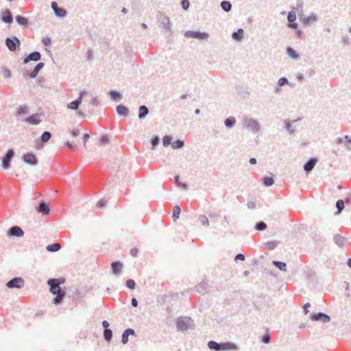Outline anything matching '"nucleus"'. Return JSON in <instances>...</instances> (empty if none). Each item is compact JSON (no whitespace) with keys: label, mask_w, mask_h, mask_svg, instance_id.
<instances>
[{"label":"nucleus","mask_w":351,"mask_h":351,"mask_svg":"<svg viewBox=\"0 0 351 351\" xmlns=\"http://www.w3.org/2000/svg\"><path fill=\"white\" fill-rule=\"evenodd\" d=\"M64 282V278H50L47 280V284L50 287V291L53 295H56L53 300V303L55 304L61 303L65 295V291L60 287V285Z\"/></svg>","instance_id":"nucleus-1"},{"label":"nucleus","mask_w":351,"mask_h":351,"mask_svg":"<svg viewBox=\"0 0 351 351\" xmlns=\"http://www.w3.org/2000/svg\"><path fill=\"white\" fill-rule=\"evenodd\" d=\"M209 349L215 351L237 350V344L232 342L217 343L215 341H210L208 343Z\"/></svg>","instance_id":"nucleus-2"},{"label":"nucleus","mask_w":351,"mask_h":351,"mask_svg":"<svg viewBox=\"0 0 351 351\" xmlns=\"http://www.w3.org/2000/svg\"><path fill=\"white\" fill-rule=\"evenodd\" d=\"M157 21L160 24V27L162 29V32L166 34V37H169L172 34L171 23L169 18L162 12L157 14Z\"/></svg>","instance_id":"nucleus-3"},{"label":"nucleus","mask_w":351,"mask_h":351,"mask_svg":"<svg viewBox=\"0 0 351 351\" xmlns=\"http://www.w3.org/2000/svg\"><path fill=\"white\" fill-rule=\"evenodd\" d=\"M176 328L178 331L185 332L189 328H194V322L187 316H181L176 319Z\"/></svg>","instance_id":"nucleus-4"},{"label":"nucleus","mask_w":351,"mask_h":351,"mask_svg":"<svg viewBox=\"0 0 351 351\" xmlns=\"http://www.w3.org/2000/svg\"><path fill=\"white\" fill-rule=\"evenodd\" d=\"M243 124L244 128L254 134L259 132L261 129L259 123L252 118L244 117L243 119Z\"/></svg>","instance_id":"nucleus-5"},{"label":"nucleus","mask_w":351,"mask_h":351,"mask_svg":"<svg viewBox=\"0 0 351 351\" xmlns=\"http://www.w3.org/2000/svg\"><path fill=\"white\" fill-rule=\"evenodd\" d=\"M5 43L10 51L14 52L20 49L21 41L16 36L7 38Z\"/></svg>","instance_id":"nucleus-6"},{"label":"nucleus","mask_w":351,"mask_h":351,"mask_svg":"<svg viewBox=\"0 0 351 351\" xmlns=\"http://www.w3.org/2000/svg\"><path fill=\"white\" fill-rule=\"evenodd\" d=\"M184 36L198 40H207L209 37V34L206 32H201L199 31H186L184 33Z\"/></svg>","instance_id":"nucleus-7"},{"label":"nucleus","mask_w":351,"mask_h":351,"mask_svg":"<svg viewBox=\"0 0 351 351\" xmlns=\"http://www.w3.org/2000/svg\"><path fill=\"white\" fill-rule=\"evenodd\" d=\"M6 286L10 288H17V289H21L25 286V281L21 277H15L9 280Z\"/></svg>","instance_id":"nucleus-8"},{"label":"nucleus","mask_w":351,"mask_h":351,"mask_svg":"<svg viewBox=\"0 0 351 351\" xmlns=\"http://www.w3.org/2000/svg\"><path fill=\"white\" fill-rule=\"evenodd\" d=\"M51 8L53 11L55 16L58 18L63 19L67 15V11L64 8L58 7V3L56 1L51 2Z\"/></svg>","instance_id":"nucleus-9"},{"label":"nucleus","mask_w":351,"mask_h":351,"mask_svg":"<svg viewBox=\"0 0 351 351\" xmlns=\"http://www.w3.org/2000/svg\"><path fill=\"white\" fill-rule=\"evenodd\" d=\"M300 21L304 25H308L312 23L316 22L317 21V16L316 14L312 12L310 16H306L303 14V13L299 14Z\"/></svg>","instance_id":"nucleus-10"},{"label":"nucleus","mask_w":351,"mask_h":351,"mask_svg":"<svg viewBox=\"0 0 351 351\" xmlns=\"http://www.w3.org/2000/svg\"><path fill=\"white\" fill-rule=\"evenodd\" d=\"M14 156V152L13 149H9L5 154V156L2 160V167L4 169H8L10 167V161Z\"/></svg>","instance_id":"nucleus-11"},{"label":"nucleus","mask_w":351,"mask_h":351,"mask_svg":"<svg viewBox=\"0 0 351 351\" xmlns=\"http://www.w3.org/2000/svg\"><path fill=\"white\" fill-rule=\"evenodd\" d=\"M311 319L313 321H321L323 323H328L330 321V316L324 313H313L311 315Z\"/></svg>","instance_id":"nucleus-12"},{"label":"nucleus","mask_w":351,"mask_h":351,"mask_svg":"<svg viewBox=\"0 0 351 351\" xmlns=\"http://www.w3.org/2000/svg\"><path fill=\"white\" fill-rule=\"evenodd\" d=\"M41 59V54L39 51H33L30 53H29L28 55H27L24 60H23V63L24 64H27V62H29V61L32 60V61H38Z\"/></svg>","instance_id":"nucleus-13"},{"label":"nucleus","mask_w":351,"mask_h":351,"mask_svg":"<svg viewBox=\"0 0 351 351\" xmlns=\"http://www.w3.org/2000/svg\"><path fill=\"white\" fill-rule=\"evenodd\" d=\"M23 160L26 164H29L33 166H35L38 164V160L34 154L28 153L25 154L23 156Z\"/></svg>","instance_id":"nucleus-14"},{"label":"nucleus","mask_w":351,"mask_h":351,"mask_svg":"<svg viewBox=\"0 0 351 351\" xmlns=\"http://www.w3.org/2000/svg\"><path fill=\"white\" fill-rule=\"evenodd\" d=\"M337 144H344L347 150L351 149V139L347 135L343 137H339L335 140Z\"/></svg>","instance_id":"nucleus-15"},{"label":"nucleus","mask_w":351,"mask_h":351,"mask_svg":"<svg viewBox=\"0 0 351 351\" xmlns=\"http://www.w3.org/2000/svg\"><path fill=\"white\" fill-rule=\"evenodd\" d=\"M1 21L8 24H11L13 22L12 14L10 10L6 9L4 10L1 15Z\"/></svg>","instance_id":"nucleus-16"},{"label":"nucleus","mask_w":351,"mask_h":351,"mask_svg":"<svg viewBox=\"0 0 351 351\" xmlns=\"http://www.w3.org/2000/svg\"><path fill=\"white\" fill-rule=\"evenodd\" d=\"M85 93H86L85 90L82 91L80 93V97L77 99H75V101H71L67 104L68 108L71 109V110H77L80 104L82 103V96Z\"/></svg>","instance_id":"nucleus-17"},{"label":"nucleus","mask_w":351,"mask_h":351,"mask_svg":"<svg viewBox=\"0 0 351 351\" xmlns=\"http://www.w3.org/2000/svg\"><path fill=\"white\" fill-rule=\"evenodd\" d=\"M25 121L32 125H38L41 122L40 114L38 113L32 114L31 116L27 117Z\"/></svg>","instance_id":"nucleus-18"},{"label":"nucleus","mask_w":351,"mask_h":351,"mask_svg":"<svg viewBox=\"0 0 351 351\" xmlns=\"http://www.w3.org/2000/svg\"><path fill=\"white\" fill-rule=\"evenodd\" d=\"M36 210L43 215H49L50 209L49 205L44 201H41L36 207Z\"/></svg>","instance_id":"nucleus-19"},{"label":"nucleus","mask_w":351,"mask_h":351,"mask_svg":"<svg viewBox=\"0 0 351 351\" xmlns=\"http://www.w3.org/2000/svg\"><path fill=\"white\" fill-rule=\"evenodd\" d=\"M317 162V158H310L304 165V169L306 171V173H308L309 172H311L313 169Z\"/></svg>","instance_id":"nucleus-20"},{"label":"nucleus","mask_w":351,"mask_h":351,"mask_svg":"<svg viewBox=\"0 0 351 351\" xmlns=\"http://www.w3.org/2000/svg\"><path fill=\"white\" fill-rule=\"evenodd\" d=\"M24 232L22 228L19 226H12L9 230V234L11 236L16 237H21L23 235Z\"/></svg>","instance_id":"nucleus-21"},{"label":"nucleus","mask_w":351,"mask_h":351,"mask_svg":"<svg viewBox=\"0 0 351 351\" xmlns=\"http://www.w3.org/2000/svg\"><path fill=\"white\" fill-rule=\"evenodd\" d=\"M333 240L335 243L341 247H343L347 242L346 238L339 234H335Z\"/></svg>","instance_id":"nucleus-22"},{"label":"nucleus","mask_w":351,"mask_h":351,"mask_svg":"<svg viewBox=\"0 0 351 351\" xmlns=\"http://www.w3.org/2000/svg\"><path fill=\"white\" fill-rule=\"evenodd\" d=\"M111 267L112 270V273L114 275H119L121 272L123 265L119 261L112 262L111 264Z\"/></svg>","instance_id":"nucleus-23"},{"label":"nucleus","mask_w":351,"mask_h":351,"mask_svg":"<svg viewBox=\"0 0 351 351\" xmlns=\"http://www.w3.org/2000/svg\"><path fill=\"white\" fill-rule=\"evenodd\" d=\"M116 110L119 116L127 117L129 115L128 108L123 105L117 106Z\"/></svg>","instance_id":"nucleus-24"},{"label":"nucleus","mask_w":351,"mask_h":351,"mask_svg":"<svg viewBox=\"0 0 351 351\" xmlns=\"http://www.w3.org/2000/svg\"><path fill=\"white\" fill-rule=\"evenodd\" d=\"M130 335H135L134 330L132 328H128L123 332L121 341L123 344H125L128 342V336Z\"/></svg>","instance_id":"nucleus-25"},{"label":"nucleus","mask_w":351,"mask_h":351,"mask_svg":"<svg viewBox=\"0 0 351 351\" xmlns=\"http://www.w3.org/2000/svg\"><path fill=\"white\" fill-rule=\"evenodd\" d=\"M244 31L243 29L240 28L237 31L234 32L232 34V38L233 40L236 41H241L243 37Z\"/></svg>","instance_id":"nucleus-26"},{"label":"nucleus","mask_w":351,"mask_h":351,"mask_svg":"<svg viewBox=\"0 0 351 351\" xmlns=\"http://www.w3.org/2000/svg\"><path fill=\"white\" fill-rule=\"evenodd\" d=\"M149 113V109L146 106H141L139 107L138 118L143 119Z\"/></svg>","instance_id":"nucleus-27"},{"label":"nucleus","mask_w":351,"mask_h":351,"mask_svg":"<svg viewBox=\"0 0 351 351\" xmlns=\"http://www.w3.org/2000/svg\"><path fill=\"white\" fill-rule=\"evenodd\" d=\"M208 287V284L206 282H202L199 283L196 287H195V289L197 292L199 293H204L206 292Z\"/></svg>","instance_id":"nucleus-28"},{"label":"nucleus","mask_w":351,"mask_h":351,"mask_svg":"<svg viewBox=\"0 0 351 351\" xmlns=\"http://www.w3.org/2000/svg\"><path fill=\"white\" fill-rule=\"evenodd\" d=\"M237 121L234 117H230L224 121V124L227 128H232L236 125Z\"/></svg>","instance_id":"nucleus-29"},{"label":"nucleus","mask_w":351,"mask_h":351,"mask_svg":"<svg viewBox=\"0 0 351 351\" xmlns=\"http://www.w3.org/2000/svg\"><path fill=\"white\" fill-rule=\"evenodd\" d=\"M16 23L21 26H27L29 23L28 19L20 15L15 16Z\"/></svg>","instance_id":"nucleus-30"},{"label":"nucleus","mask_w":351,"mask_h":351,"mask_svg":"<svg viewBox=\"0 0 351 351\" xmlns=\"http://www.w3.org/2000/svg\"><path fill=\"white\" fill-rule=\"evenodd\" d=\"M109 94L111 99L115 101H118L122 98L121 94L117 90H112L110 91Z\"/></svg>","instance_id":"nucleus-31"},{"label":"nucleus","mask_w":351,"mask_h":351,"mask_svg":"<svg viewBox=\"0 0 351 351\" xmlns=\"http://www.w3.org/2000/svg\"><path fill=\"white\" fill-rule=\"evenodd\" d=\"M60 248L61 245L59 243H55L47 246V250L51 252H58Z\"/></svg>","instance_id":"nucleus-32"},{"label":"nucleus","mask_w":351,"mask_h":351,"mask_svg":"<svg viewBox=\"0 0 351 351\" xmlns=\"http://www.w3.org/2000/svg\"><path fill=\"white\" fill-rule=\"evenodd\" d=\"M287 54L294 60H298L300 58L298 53L291 47L287 48Z\"/></svg>","instance_id":"nucleus-33"},{"label":"nucleus","mask_w":351,"mask_h":351,"mask_svg":"<svg viewBox=\"0 0 351 351\" xmlns=\"http://www.w3.org/2000/svg\"><path fill=\"white\" fill-rule=\"evenodd\" d=\"M221 7L223 11L228 12L232 9V3L229 1H222L221 2Z\"/></svg>","instance_id":"nucleus-34"},{"label":"nucleus","mask_w":351,"mask_h":351,"mask_svg":"<svg viewBox=\"0 0 351 351\" xmlns=\"http://www.w3.org/2000/svg\"><path fill=\"white\" fill-rule=\"evenodd\" d=\"M51 138V134L49 131H45L40 136V141L42 143H46Z\"/></svg>","instance_id":"nucleus-35"},{"label":"nucleus","mask_w":351,"mask_h":351,"mask_svg":"<svg viewBox=\"0 0 351 351\" xmlns=\"http://www.w3.org/2000/svg\"><path fill=\"white\" fill-rule=\"evenodd\" d=\"M273 265L278 267L280 270L283 271H287V265L284 262L274 261Z\"/></svg>","instance_id":"nucleus-36"},{"label":"nucleus","mask_w":351,"mask_h":351,"mask_svg":"<svg viewBox=\"0 0 351 351\" xmlns=\"http://www.w3.org/2000/svg\"><path fill=\"white\" fill-rule=\"evenodd\" d=\"M171 145V147L174 149H180L184 147V141H182V140H177L174 142H172Z\"/></svg>","instance_id":"nucleus-37"},{"label":"nucleus","mask_w":351,"mask_h":351,"mask_svg":"<svg viewBox=\"0 0 351 351\" xmlns=\"http://www.w3.org/2000/svg\"><path fill=\"white\" fill-rule=\"evenodd\" d=\"M181 212V208L179 206L176 205L173 207L172 218L173 220H176L179 218Z\"/></svg>","instance_id":"nucleus-38"},{"label":"nucleus","mask_w":351,"mask_h":351,"mask_svg":"<svg viewBox=\"0 0 351 351\" xmlns=\"http://www.w3.org/2000/svg\"><path fill=\"white\" fill-rule=\"evenodd\" d=\"M336 207H337V212L335 213V215H339L342 210L344 208V202L342 199H339L336 202Z\"/></svg>","instance_id":"nucleus-39"},{"label":"nucleus","mask_w":351,"mask_h":351,"mask_svg":"<svg viewBox=\"0 0 351 351\" xmlns=\"http://www.w3.org/2000/svg\"><path fill=\"white\" fill-rule=\"evenodd\" d=\"M1 73L4 78H10L11 77V72L6 66L1 68Z\"/></svg>","instance_id":"nucleus-40"},{"label":"nucleus","mask_w":351,"mask_h":351,"mask_svg":"<svg viewBox=\"0 0 351 351\" xmlns=\"http://www.w3.org/2000/svg\"><path fill=\"white\" fill-rule=\"evenodd\" d=\"M104 337L106 341H110L112 338V330L109 328H105L104 330Z\"/></svg>","instance_id":"nucleus-41"},{"label":"nucleus","mask_w":351,"mask_h":351,"mask_svg":"<svg viewBox=\"0 0 351 351\" xmlns=\"http://www.w3.org/2000/svg\"><path fill=\"white\" fill-rule=\"evenodd\" d=\"M287 20L289 23L295 22L296 20V14L295 10L289 12L287 14Z\"/></svg>","instance_id":"nucleus-42"},{"label":"nucleus","mask_w":351,"mask_h":351,"mask_svg":"<svg viewBox=\"0 0 351 351\" xmlns=\"http://www.w3.org/2000/svg\"><path fill=\"white\" fill-rule=\"evenodd\" d=\"M263 183L265 186H270L274 183V180L272 178L265 177L263 180Z\"/></svg>","instance_id":"nucleus-43"},{"label":"nucleus","mask_w":351,"mask_h":351,"mask_svg":"<svg viewBox=\"0 0 351 351\" xmlns=\"http://www.w3.org/2000/svg\"><path fill=\"white\" fill-rule=\"evenodd\" d=\"M38 73H37L34 69H33L32 71H29V72H27L26 71L24 74H23V76L25 78H27V77H29V78H35L37 75H38Z\"/></svg>","instance_id":"nucleus-44"},{"label":"nucleus","mask_w":351,"mask_h":351,"mask_svg":"<svg viewBox=\"0 0 351 351\" xmlns=\"http://www.w3.org/2000/svg\"><path fill=\"white\" fill-rule=\"evenodd\" d=\"M267 224L263 221H259V222L256 223V224L255 226L256 230H257L258 231L265 230L267 228Z\"/></svg>","instance_id":"nucleus-45"},{"label":"nucleus","mask_w":351,"mask_h":351,"mask_svg":"<svg viewBox=\"0 0 351 351\" xmlns=\"http://www.w3.org/2000/svg\"><path fill=\"white\" fill-rule=\"evenodd\" d=\"M171 145V136L169 135H165L162 138V145L164 147H167L169 145Z\"/></svg>","instance_id":"nucleus-46"},{"label":"nucleus","mask_w":351,"mask_h":351,"mask_svg":"<svg viewBox=\"0 0 351 351\" xmlns=\"http://www.w3.org/2000/svg\"><path fill=\"white\" fill-rule=\"evenodd\" d=\"M292 123L289 121H285V128L290 134H293L295 130L292 128Z\"/></svg>","instance_id":"nucleus-47"},{"label":"nucleus","mask_w":351,"mask_h":351,"mask_svg":"<svg viewBox=\"0 0 351 351\" xmlns=\"http://www.w3.org/2000/svg\"><path fill=\"white\" fill-rule=\"evenodd\" d=\"M302 8H303V1L302 0H298L295 7L292 8V10L299 11L300 10L301 13H302Z\"/></svg>","instance_id":"nucleus-48"},{"label":"nucleus","mask_w":351,"mask_h":351,"mask_svg":"<svg viewBox=\"0 0 351 351\" xmlns=\"http://www.w3.org/2000/svg\"><path fill=\"white\" fill-rule=\"evenodd\" d=\"M199 220L203 226H208L209 221H208V217L206 215H200L199 217Z\"/></svg>","instance_id":"nucleus-49"},{"label":"nucleus","mask_w":351,"mask_h":351,"mask_svg":"<svg viewBox=\"0 0 351 351\" xmlns=\"http://www.w3.org/2000/svg\"><path fill=\"white\" fill-rule=\"evenodd\" d=\"M28 112V108L26 106H20L17 108V114H26Z\"/></svg>","instance_id":"nucleus-50"},{"label":"nucleus","mask_w":351,"mask_h":351,"mask_svg":"<svg viewBox=\"0 0 351 351\" xmlns=\"http://www.w3.org/2000/svg\"><path fill=\"white\" fill-rule=\"evenodd\" d=\"M125 285L130 289H134L136 287V283L132 279L127 280L125 282Z\"/></svg>","instance_id":"nucleus-51"},{"label":"nucleus","mask_w":351,"mask_h":351,"mask_svg":"<svg viewBox=\"0 0 351 351\" xmlns=\"http://www.w3.org/2000/svg\"><path fill=\"white\" fill-rule=\"evenodd\" d=\"M288 84H289L288 80L285 77H282L280 78L278 82V86H285Z\"/></svg>","instance_id":"nucleus-52"},{"label":"nucleus","mask_w":351,"mask_h":351,"mask_svg":"<svg viewBox=\"0 0 351 351\" xmlns=\"http://www.w3.org/2000/svg\"><path fill=\"white\" fill-rule=\"evenodd\" d=\"M181 5L184 10H187L190 6V2L189 0H182Z\"/></svg>","instance_id":"nucleus-53"},{"label":"nucleus","mask_w":351,"mask_h":351,"mask_svg":"<svg viewBox=\"0 0 351 351\" xmlns=\"http://www.w3.org/2000/svg\"><path fill=\"white\" fill-rule=\"evenodd\" d=\"M266 246L269 250H274L277 246L276 241H269L266 243Z\"/></svg>","instance_id":"nucleus-54"},{"label":"nucleus","mask_w":351,"mask_h":351,"mask_svg":"<svg viewBox=\"0 0 351 351\" xmlns=\"http://www.w3.org/2000/svg\"><path fill=\"white\" fill-rule=\"evenodd\" d=\"M108 138L106 135H103L101 138H100V140H99V145H105L106 143H108Z\"/></svg>","instance_id":"nucleus-55"},{"label":"nucleus","mask_w":351,"mask_h":351,"mask_svg":"<svg viewBox=\"0 0 351 351\" xmlns=\"http://www.w3.org/2000/svg\"><path fill=\"white\" fill-rule=\"evenodd\" d=\"M45 66V64L43 62H39L38 63L35 67L34 68V69L38 73Z\"/></svg>","instance_id":"nucleus-56"},{"label":"nucleus","mask_w":351,"mask_h":351,"mask_svg":"<svg viewBox=\"0 0 351 351\" xmlns=\"http://www.w3.org/2000/svg\"><path fill=\"white\" fill-rule=\"evenodd\" d=\"M159 138L158 137H154L152 138L151 144H152V149H154L155 147L158 144Z\"/></svg>","instance_id":"nucleus-57"},{"label":"nucleus","mask_w":351,"mask_h":351,"mask_svg":"<svg viewBox=\"0 0 351 351\" xmlns=\"http://www.w3.org/2000/svg\"><path fill=\"white\" fill-rule=\"evenodd\" d=\"M287 27L289 28L295 29V31L298 29V25L295 22L289 23Z\"/></svg>","instance_id":"nucleus-58"},{"label":"nucleus","mask_w":351,"mask_h":351,"mask_svg":"<svg viewBox=\"0 0 351 351\" xmlns=\"http://www.w3.org/2000/svg\"><path fill=\"white\" fill-rule=\"evenodd\" d=\"M42 43L45 45V46H49L51 43V38H49V37H45V38H43L42 39Z\"/></svg>","instance_id":"nucleus-59"},{"label":"nucleus","mask_w":351,"mask_h":351,"mask_svg":"<svg viewBox=\"0 0 351 351\" xmlns=\"http://www.w3.org/2000/svg\"><path fill=\"white\" fill-rule=\"evenodd\" d=\"M341 40L344 45H350V38L348 36H343Z\"/></svg>","instance_id":"nucleus-60"},{"label":"nucleus","mask_w":351,"mask_h":351,"mask_svg":"<svg viewBox=\"0 0 351 351\" xmlns=\"http://www.w3.org/2000/svg\"><path fill=\"white\" fill-rule=\"evenodd\" d=\"M138 252V249H137L136 247H133V248H132V249L130 250V255H131L132 256H134V257H135V256H137Z\"/></svg>","instance_id":"nucleus-61"},{"label":"nucleus","mask_w":351,"mask_h":351,"mask_svg":"<svg viewBox=\"0 0 351 351\" xmlns=\"http://www.w3.org/2000/svg\"><path fill=\"white\" fill-rule=\"evenodd\" d=\"M262 341L265 343H269L270 342V336L268 334L265 335L262 338Z\"/></svg>","instance_id":"nucleus-62"},{"label":"nucleus","mask_w":351,"mask_h":351,"mask_svg":"<svg viewBox=\"0 0 351 351\" xmlns=\"http://www.w3.org/2000/svg\"><path fill=\"white\" fill-rule=\"evenodd\" d=\"M235 261H237L239 260L240 261H244L245 260V255L243 254H238L236 255L234 258Z\"/></svg>","instance_id":"nucleus-63"},{"label":"nucleus","mask_w":351,"mask_h":351,"mask_svg":"<svg viewBox=\"0 0 351 351\" xmlns=\"http://www.w3.org/2000/svg\"><path fill=\"white\" fill-rule=\"evenodd\" d=\"M90 104L94 106H98L99 104V100L97 97H93L90 100Z\"/></svg>","instance_id":"nucleus-64"}]
</instances>
